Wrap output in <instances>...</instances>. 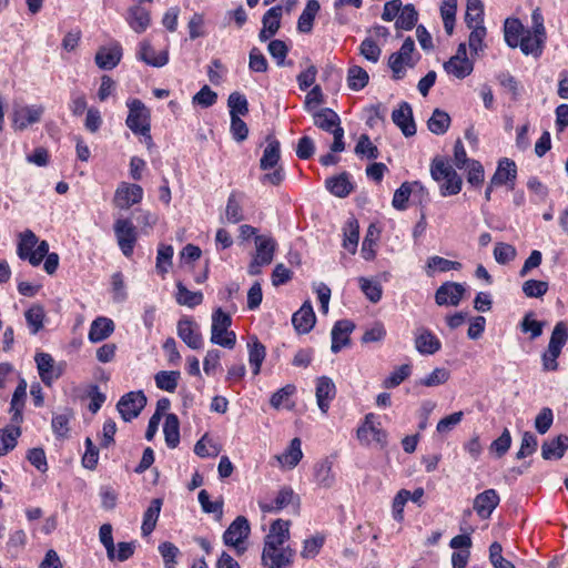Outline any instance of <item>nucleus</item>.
Segmentation results:
<instances>
[{
  "label": "nucleus",
  "mask_w": 568,
  "mask_h": 568,
  "mask_svg": "<svg viewBox=\"0 0 568 568\" xmlns=\"http://www.w3.org/2000/svg\"><path fill=\"white\" fill-rule=\"evenodd\" d=\"M527 30L518 19H506L504 26L505 41L510 48H518L519 39Z\"/></svg>",
  "instance_id": "nucleus-36"
},
{
  "label": "nucleus",
  "mask_w": 568,
  "mask_h": 568,
  "mask_svg": "<svg viewBox=\"0 0 568 568\" xmlns=\"http://www.w3.org/2000/svg\"><path fill=\"white\" fill-rule=\"evenodd\" d=\"M414 50L415 42L408 37L404 40L400 49L389 55L388 67L393 72L394 80L403 79L406 74V67L413 68L415 65V61L413 60Z\"/></svg>",
  "instance_id": "nucleus-4"
},
{
  "label": "nucleus",
  "mask_w": 568,
  "mask_h": 568,
  "mask_svg": "<svg viewBox=\"0 0 568 568\" xmlns=\"http://www.w3.org/2000/svg\"><path fill=\"white\" fill-rule=\"evenodd\" d=\"M465 293L466 287L464 284L457 282H445L436 290L435 302L438 306H458Z\"/></svg>",
  "instance_id": "nucleus-9"
},
{
  "label": "nucleus",
  "mask_w": 568,
  "mask_h": 568,
  "mask_svg": "<svg viewBox=\"0 0 568 568\" xmlns=\"http://www.w3.org/2000/svg\"><path fill=\"white\" fill-rule=\"evenodd\" d=\"M281 159V145L277 140L268 141L264 149L263 155L260 160V168L263 171L273 169L277 165Z\"/></svg>",
  "instance_id": "nucleus-38"
},
{
  "label": "nucleus",
  "mask_w": 568,
  "mask_h": 568,
  "mask_svg": "<svg viewBox=\"0 0 568 568\" xmlns=\"http://www.w3.org/2000/svg\"><path fill=\"white\" fill-rule=\"evenodd\" d=\"M20 435V426H10L0 429V456H4L17 446V440Z\"/></svg>",
  "instance_id": "nucleus-44"
},
{
  "label": "nucleus",
  "mask_w": 568,
  "mask_h": 568,
  "mask_svg": "<svg viewBox=\"0 0 568 568\" xmlns=\"http://www.w3.org/2000/svg\"><path fill=\"white\" fill-rule=\"evenodd\" d=\"M568 449V436L559 435L550 442H545L541 446V456L544 459H560Z\"/></svg>",
  "instance_id": "nucleus-29"
},
{
  "label": "nucleus",
  "mask_w": 568,
  "mask_h": 568,
  "mask_svg": "<svg viewBox=\"0 0 568 568\" xmlns=\"http://www.w3.org/2000/svg\"><path fill=\"white\" fill-rule=\"evenodd\" d=\"M449 114L440 109H435L432 116L427 121L428 130L436 135L446 133L449 129Z\"/></svg>",
  "instance_id": "nucleus-43"
},
{
  "label": "nucleus",
  "mask_w": 568,
  "mask_h": 568,
  "mask_svg": "<svg viewBox=\"0 0 568 568\" xmlns=\"http://www.w3.org/2000/svg\"><path fill=\"white\" fill-rule=\"evenodd\" d=\"M499 500L500 498L495 489H487L475 497L474 510L481 519H487L498 506Z\"/></svg>",
  "instance_id": "nucleus-17"
},
{
  "label": "nucleus",
  "mask_w": 568,
  "mask_h": 568,
  "mask_svg": "<svg viewBox=\"0 0 568 568\" xmlns=\"http://www.w3.org/2000/svg\"><path fill=\"white\" fill-rule=\"evenodd\" d=\"M242 197L243 194L235 191L229 195L225 207V217L229 223L236 224L244 219L241 205Z\"/></svg>",
  "instance_id": "nucleus-40"
},
{
  "label": "nucleus",
  "mask_w": 568,
  "mask_h": 568,
  "mask_svg": "<svg viewBox=\"0 0 568 568\" xmlns=\"http://www.w3.org/2000/svg\"><path fill=\"white\" fill-rule=\"evenodd\" d=\"M114 323L111 318L100 316L97 317L90 326L89 341L99 343L106 339L114 332Z\"/></svg>",
  "instance_id": "nucleus-27"
},
{
  "label": "nucleus",
  "mask_w": 568,
  "mask_h": 568,
  "mask_svg": "<svg viewBox=\"0 0 568 568\" xmlns=\"http://www.w3.org/2000/svg\"><path fill=\"white\" fill-rule=\"evenodd\" d=\"M199 503L202 507V510L206 514H214L216 519L220 520L223 516V500H210V495L205 489H202L199 493Z\"/></svg>",
  "instance_id": "nucleus-54"
},
{
  "label": "nucleus",
  "mask_w": 568,
  "mask_h": 568,
  "mask_svg": "<svg viewBox=\"0 0 568 568\" xmlns=\"http://www.w3.org/2000/svg\"><path fill=\"white\" fill-rule=\"evenodd\" d=\"M359 53L366 60L376 63L379 60L382 50L372 38H366L359 45Z\"/></svg>",
  "instance_id": "nucleus-62"
},
{
  "label": "nucleus",
  "mask_w": 568,
  "mask_h": 568,
  "mask_svg": "<svg viewBox=\"0 0 568 568\" xmlns=\"http://www.w3.org/2000/svg\"><path fill=\"white\" fill-rule=\"evenodd\" d=\"M460 268L462 263L457 261H450L437 255L429 257L426 265V271L429 276L433 275L435 271L448 272L450 270L458 271Z\"/></svg>",
  "instance_id": "nucleus-48"
},
{
  "label": "nucleus",
  "mask_w": 568,
  "mask_h": 568,
  "mask_svg": "<svg viewBox=\"0 0 568 568\" xmlns=\"http://www.w3.org/2000/svg\"><path fill=\"white\" fill-rule=\"evenodd\" d=\"M316 323V316L310 301L304 302L301 308L292 316V324L298 334L308 333Z\"/></svg>",
  "instance_id": "nucleus-18"
},
{
  "label": "nucleus",
  "mask_w": 568,
  "mask_h": 568,
  "mask_svg": "<svg viewBox=\"0 0 568 568\" xmlns=\"http://www.w3.org/2000/svg\"><path fill=\"white\" fill-rule=\"evenodd\" d=\"M143 197V189L139 184L122 182L114 194L113 203L119 209H130L140 203Z\"/></svg>",
  "instance_id": "nucleus-11"
},
{
  "label": "nucleus",
  "mask_w": 568,
  "mask_h": 568,
  "mask_svg": "<svg viewBox=\"0 0 568 568\" xmlns=\"http://www.w3.org/2000/svg\"><path fill=\"white\" fill-rule=\"evenodd\" d=\"M537 446V437L530 432H525L521 438L520 448L517 452L516 457L518 459H523L527 456L532 455L536 452Z\"/></svg>",
  "instance_id": "nucleus-63"
},
{
  "label": "nucleus",
  "mask_w": 568,
  "mask_h": 568,
  "mask_svg": "<svg viewBox=\"0 0 568 568\" xmlns=\"http://www.w3.org/2000/svg\"><path fill=\"white\" fill-rule=\"evenodd\" d=\"M146 405V397L142 390L129 392L116 404L118 412L124 422L136 418Z\"/></svg>",
  "instance_id": "nucleus-8"
},
{
  "label": "nucleus",
  "mask_w": 568,
  "mask_h": 568,
  "mask_svg": "<svg viewBox=\"0 0 568 568\" xmlns=\"http://www.w3.org/2000/svg\"><path fill=\"white\" fill-rule=\"evenodd\" d=\"M251 526L246 517L237 516L223 534V541L226 546L234 547L239 554L245 548L242 547L243 541L248 537Z\"/></svg>",
  "instance_id": "nucleus-7"
},
{
  "label": "nucleus",
  "mask_w": 568,
  "mask_h": 568,
  "mask_svg": "<svg viewBox=\"0 0 568 568\" xmlns=\"http://www.w3.org/2000/svg\"><path fill=\"white\" fill-rule=\"evenodd\" d=\"M248 347V362L252 366L253 374L258 375L261 366L266 356L265 346L258 341L256 336H252L247 343Z\"/></svg>",
  "instance_id": "nucleus-30"
},
{
  "label": "nucleus",
  "mask_w": 568,
  "mask_h": 568,
  "mask_svg": "<svg viewBox=\"0 0 568 568\" xmlns=\"http://www.w3.org/2000/svg\"><path fill=\"white\" fill-rule=\"evenodd\" d=\"M568 341V324L564 321L558 322L551 333L548 348L561 353L562 347Z\"/></svg>",
  "instance_id": "nucleus-50"
},
{
  "label": "nucleus",
  "mask_w": 568,
  "mask_h": 568,
  "mask_svg": "<svg viewBox=\"0 0 568 568\" xmlns=\"http://www.w3.org/2000/svg\"><path fill=\"white\" fill-rule=\"evenodd\" d=\"M517 178V166L516 163L508 159L504 158L498 162L497 170L493 178L490 179L493 185H508L510 190L515 186V181Z\"/></svg>",
  "instance_id": "nucleus-15"
},
{
  "label": "nucleus",
  "mask_w": 568,
  "mask_h": 568,
  "mask_svg": "<svg viewBox=\"0 0 568 568\" xmlns=\"http://www.w3.org/2000/svg\"><path fill=\"white\" fill-rule=\"evenodd\" d=\"M295 499L298 503V497L293 489L283 487L272 503H258V506L263 513H277L293 504Z\"/></svg>",
  "instance_id": "nucleus-25"
},
{
  "label": "nucleus",
  "mask_w": 568,
  "mask_h": 568,
  "mask_svg": "<svg viewBox=\"0 0 568 568\" xmlns=\"http://www.w3.org/2000/svg\"><path fill=\"white\" fill-rule=\"evenodd\" d=\"M282 7L275 6L268 9L263 18V28L268 30L271 34H275L281 27Z\"/></svg>",
  "instance_id": "nucleus-55"
},
{
  "label": "nucleus",
  "mask_w": 568,
  "mask_h": 568,
  "mask_svg": "<svg viewBox=\"0 0 568 568\" xmlns=\"http://www.w3.org/2000/svg\"><path fill=\"white\" fill-rule=\"evenodd\" d=\"M369 77L366 70L362 67L353 65L348 69L347 83L354 91H359L368 83Z\"/></svg>",
  "instance_id": "nucleus-53"
},
{
  "label": "nucleus",
  "mask_w": 568,
  "mask_h": 568,
  "mask_svg": "<svg viewBox=\"0 0 568 568\" xmlns=\"http://www.w3.org/2000/svg\"><path fill=\"white\" fill-rule=\"evenodd\" d=\"M320 3L317 0H308L306 3L305 9L301 13L298 21H297V29L300 32L308 33L313 29V22L315 19V16L317 14L320 10Z\"/></svg>",
  "instance_id": "nucleus-37"
},
{
  "label": "nucleus",
  "mask_w": 568,
  "mask_h": 568,
  "mask_svg": "<svg viewBox=\"0 0 568 568\" xmlns=\"http://www.w3.org/2000/svg\"><path fill=\"white\" fill-rule=\"evenodd\" d=\"M313 476L316 485L321 488H332L335 484L333 473V460L329 457L321 459L314 465Z\"/></svg>",
  "instance_id": "nucleus-20"
},
{
  "label": "nucleus",
  "mask_w": 568,
  "mask_h": 568,
  "mask_svg": "<svg viewBox=\"0 0 568 568\" xmlns=\"http://www.w3.org/2000/svg\"><path fill=\"white\" fill-rule=\"evenodd\" d=\"M231 325L230 314L220 307L216 308L212 314L211 343L225 348H233L236 343V335L233 331H229Z\"/></svg>",
  "instance_id": "nucleus-2"
},
{
  "label": "nucleus",
  "mask_w": 568,
  "mask_h": 568,
  "mask_svg": "<svg viewBox=\"0 0 568 568\" xmlns=\"http://www.w3.org/2000/svg\"><path fill=\"white\" fill-rule=\"evenodd\" d=\"M548 283L538 280H528L523 284V292L527 297L539 298L548 291Z\"/></svg>",
  "instance_id": "nucleus-61"
},
{
  "label": "nucleus",
  "mask_w": 568,
  "mask_h": 568,
  "mask_svg": "<svg viewBox=\"0 0 568 568\" xmlns=\"http://www.w3.org/2000/svg\"><path fill=\"white\" fill-rule=\"evenodd\" d=\"M30 333L36 335L43 328L45 312L42 305L34 304L24 312Z\"/></svg>",
  "instance_id": "nucleus-42"
},
{
  "label": "nucleus",
  "mask_w": 568,
  "mask_h": 568,
  "mask_svg": "<svg viewBox=\"0 0 568 568\" xmlns=\"http://www.w3.org/2000/svg\"><path fill=\"white\" fill-rule=\"evenodd\" d=\"M413 186L418 187L420 192L425 191V187L419 182L413 184L404 182L394 193L392 204L396 210L403 211L407 207V202L413 192Z\"/></svg>",
  "instance_id": "nucleus-41"
},
{
  "label": "nucleus",
  "mask_w": 568,
  "mask_h": 568,
  "mask_svg": "<svg viewBox=\"0 0 568 568\" xmlns=\"http://www.w3.org/2000/svg\"><path fill=\"white\" fill-rule=\"evenodd\" d=\"M418 13L413 4L404 6L396 19L395 27L400 30H410L415 27Z\"/></svg>",
  "instance_id": "nucleus-52"
},
{
  "label": "nucleus",
  "mask_w": 568,
  "mask_h": 568,
  "mask_svg": "<svg viewBox=\"0 0 568 568\" xmlns=\"http://www.w3.org/2000/svg\"><path fill=\"white\" fill-rule=\"evenodd\" d=\"M126 21L136 33H142L151 23L150 12L140 4L132 6L128 10Z\"/></svg>",
  "instance_id": "nucleus-26"
},
{
  "label": "nucleus",
  "mask_w": 568,
  "mask_h": 568,
  "mask_svg": "<svg viewBox=\"0 0 568 568\" xmlns=\"http://www.w3.org/2000/svg\"><path fill=\"white\" fill-rule=\"evenodd\" d=\"M179 371H160L155 374L154 381L158 388L173 393L180 379Z\"/></svg>",
  "instance_id": "nucleus-47"
},
{
  "label": "nucleus",
  "mask_w": 568,
  "mask_h": 568,
  "mask_svg": "<svg viewBox=\"0 0 568 568\" xmlns=\"http://www.w3.org/2000/svg\"><path fill=\"white\" fill-rule=\"evenodd\" d=\"M447 73L453 74L457 79H464L473 72V62L470 60H460L459 58H450L444 63Z\"/></svg>",
  "instance_id": "nucleus-45"
},
{
  "label": "nucleus",
  "mask_w": 568,
  "mask_h": 568,
  "mask_svg": "<svg viewBox=\"0 0 568 568\" xmlns=\"http://www.w3.org/2000/svg\"><path fill=\"white\" fill-rule=\"evenodd\" d=\"M415 347L422 355H433L442 347L440 341L427 328H419L415 336Z\"/></svg>",
  "instance_id": "nucleus-22"
},
{
  "label": "nucleus",
  "mask_w": 568,
  "mask_h": 568,
  "mask_svg": "<svg viewBox=\"0 0 568 568\" xmlns=\"http://www.w3.org/2000/svg\"><path fill=\"white\" fill-rule=\"evenodd\" d=\"M38 242V236L31 230H26L20 233L17 246L18 256L21 260H27L30 263V255L33 254Z\"/></svg>",
  "instance_id": "nucleus-33"
},
{
  "label": "nucleus",
  "mask_w": 568,
  "mask_h": 568,
  "mask_svg": "<svg viewBox=\"0 0 568 568\" xmlns=\"http://www.w3.org/2000/svg\"><path fill=\"white\" fill-rule=\"evenodd\" d=\"M34 361L39 376L47 386H50L54 379H58L62 375L61 366L55 364L50 354L37 353Z\"/></svg>",
  "instance_id": "nucleus-13"
},
{
  "label": "nucleus",
  "mask_w": 568,
  "mask_h": 568,
  "mask_svg": "<svg viewBox=\"0 0 568 568\" xmlns=\"http://www.w3.org/2000/svg\"><path fill=\"white\" fill-rule=\"evenodd\" d=\"M392 120L400 129L405 136H413L416 134V124L409 103L402 102L398 109H395L392 112Z\"/></svg>",
  "instance_id": "nucleus-14"
},
{
  "label": "nucleus",
  "mask_w": 568,
  "mask_h": 568,
  "mask_svg": "<svg viewBox=\"0 0 568 568\" xmlns=\"http://www.w3.org/2000/svg\"><path fill=\"white\" fill-rule=\"evenodd\" d=\"M315 396L318 408L323 414H326L329 409L331 402L336 396V386L332 378L321 376L316 379Z\"/></svg>",
  "instance_id": "nucleus-16"
},
{
  "label": "nucleus",
  "mask_w": 568,
  "mask_h": 568,
  "mask_svg": "<svg viewBox=\"0 0 568 568\" xmlns=\"http://www.w3.org/2000/svg\"><path fill=\"white\" fill-rule=\"evenodd\" d=\"M121 58L122 49L120 44H114L110 48H100L95 53L94 61L100 69L112 70L120 63Z\"/></svg>",
  "instance_id": "nucleus-23"
},
{
  "label": "nucleus",
  "mask_w": 568,
  "mask_h": 568,
  "mask_svg": "<svg viewBox=\"0 0 568 568\" xmlns=\"http://www.w3.org/2000/svg\"><path fill=\"white\" fill-rule=\"evenodd\" d=\"M163 500L161 498H154L151 500L150 506L143 515V523L141 526L142 535H150L158 523Z\"/></svg>",
  "instance_id": "nucleus-32"
},
{
  "label": "nucleus",
  "mask_w": 568,
  "mask_h": 568,
  "mask_svg": "<svg viewBox=\"0 0 568 568\" xmlns=\"http://www.w3.org/2000/svg\"><path fill=\"white\" fill-rule=\"evenodd\" d=\"M227 105L230 108L231 118L246 115L248 112L247 100L239 92H233L229 95Z\"/></svg>",
  "instance_id": "nucleus-56"
},
{
  "label": "nucleus",
  "mask_w": 568,
  "mask_h": 568,
  "mask_svg": "<svg viewBox=\"0 0 568 568\" xmlns=\"http://www.w3.org/2000/svg\"><path fill=\"white\" fill-rule=\"evenodd\" d=\"M174 250L172 245L161 244L158 248L156 256V270L161 275L168 273L169 268L172 266V257Z\"/></svg>",
  "instance_id": "nucleus-57"
},
{
  "label": "nucleus",
  "mask_w": 568,
  "mask_h": 568,
  "mask_svg": "<svg viewBox=\"0 0 568 568\" xmlns=\"http://www.w3.org/2000/svg\"><path fill=\"white\" fill-rule=\"evenodd\" d=\"M465 21L468 28L484 23V6L481 0H467Z\"/></svg>",
  "instance_id": "nucleus-51"
},
{
  "label": "nucleus",
  "mask_w": 568,
  "mask_h": 568,
  "mask_svg": "<svg viewBox=\"0 0 568 568\" xmlns=\"http://www.w3.org/2000/svg\"><path fill=\"white\" fill-rule=\"evenodd\" d=\"M163 433L166 445L170 448H175L180 443V422L175 414L166 415Z\"/></svg>",
  "instance_id": "nucleus-39"
},
{
  "label": "nucleus",
  "mask_w": 568,
  "mask_h": 568,
  "mask_svg": "<svg viewBox=\"0 0 568 568\" xmlns=\"http://www.w3.org/2000/svg\"><path fill=\"white\" fill-rule=\"evenodd\" d=\"M359 240V226L355 219H349L344 227L343 247L355 254Z\"/></svg>",
  "instance_id": "nucleus-46"
},
{
  "label": "nucleus",
  "mask_w": 568,
  "mask_h": 568,
  "mask_svg": "<svg viewBox=\"0 0 568 568\" xmlns=\"http://www.w3.org/2000/svg\"><path fill=\"white\" fill-rule=\"evenodd\" d=\"M129 114L125 120L128 128L135 134L148 135L151 131L150 111L139 99H132L126 102Z\"/></svg>",
  "instance_id": "nucleus-3"
},
{
  "label": "nucleus",
  "mask_w": 568,
  "mask_h": 568,
  "mask_svg": "<svg viewBox=\"0 0 568 568\" xmlns=\"http://www.w3.org/2000/svg\"><path fill=\"white\" fill-rule=\"evenodd\" d=\"M376 417L373 413L365 415L362 425L357 428V439L363 445H371L375 442L383 449L387 446V432L381 427V423L375 422Z\"/></svg>",
  "instance_id": "nucleus-5"
},
{
  "label": "nucleus",
  "mask_w": 568,
  "mask_h": 568,
  "mask_svg": "<svg viewBox=\"0 0 568 568\" xmlns=\"http://www.w3.org/2000/svg\"><path fill=\"white\" fill-rule=\"evenodd\" d=\"M314 124L326 131L333 133L334 129L342 128L338 114L329 108H323L313 114Z\"/></svg>",
  "instance_id": "nucleus-28"
},
{
  "label": "nucleus",
  "mask_w": 568,
  "mask_h": 568,
  "mask_svg": "<svg viewBox=\"0 0 568 568\" xmlns=\"http://www.w3.org/2000/svg\"><path fill=\"white\" fill-rule=\"evenodd\" d=\"M354 151L357 155L366 156L369 160H375L379 156L378 149L371 142L367 134L359 136Z\"/></svg>",
  "instance_id": "nucleus-59"
},
{
  "label": "nucleus",
  "mask_w": 568,
  "mask_h": 568,
  "mask_svg": "<svg viewBox=\"0 0 568 568\" xmlns=\"http://www.w3.org/2000/svg\"><path fill=\"white\" fill-rule=\"evenodd\" d=\"M355 324L348 320L337 321L332 328V345L333 353H338L343 346L349 343V334L354 331Z\"/></svg>",
  "instance_id": "nucleus-19"
},
{
  "label": "nucleus",
  "mask_w": 568,
  "mask_h": 568,
  "mask_svg": "<svg viewBox=\"0 0 568 568\" xmlns=\"http://www.w3.org/2000/svg\"><path fill=\"white\" fill-rule=\"evenodd\" d=\"M159 552L161 554L164 567L174 568L176 564V557L180 554L179 548L170 541H164L159 546Z\"/></svg>",
  "instance_id": "nucleus-64"
},
{
  "label": "nucleus",
  "mask_w": 568,
  "mask_h": 568,
  "mask_svg": "<svg viewBox=\"0 0 568 568\" xmlns=\"http://www.w3.org/2000/svg\"><path fill=\"white\" fill-rule=\"evenodd\" d=\"M326 187L332 194L338 197H345L353 191V184L351 183L346 172L327 179Z\"/></svg>",
  "instance_id": "nucleus-35"
},
{
  "label": "nucleus",
  "mask_w": 568,
  "mask_h": 568,
  "mask_svg": "<svg viewBox=\"0 0 568 568\" xmlns=\"http://www.w3.org/2000/svg\"><path fill=\"white\" fill-rule=\"evenodd\" d=\"M290 520L276 519L264 537L261 564L266 568H290L294 562L295 550L285 545L290 539Z\"/></svg>",
  "instance_id": "nucleus-1"
},
{
  "label": "nucleus",
  "mask_w": 568,
  "mask_h": 568,
  "mask_svg": "<svg viewBox=\"0 0 568 568\" xmlns=\"http://www.w3.org/2000/svg\"><path fill=\"white\" fill-rule=\"evenodd\" d=\"M113 229L120 250L130 257L138 240L136 227L129 219H118Z\"/></svg>",
  "instance_id": "nucleus-6"
},
{
  "label": "nucleus",
  "mask_w": 568,
  "mask_h": 568,
  "mask_svg": "<svg viewBox=\"0 0 568 568\" xmlns=\"http://www.w3.org/2000/svg\"><path fill=\"white\" fill-rule=\"evenodd\" d=\"M359 286L365 296L372 302L377 303L382 298V285L376 281H371L366 277L358 278Z\"/></svg>",
  "instance_id": "nucleus-58"
},
{
  "label": "nucleus",
  "mask_w": 568,
  "mask_h": 568,
  "mask_svg": "<svg viewBox=\"0 0 568 568\" xmlns=\"http://www.w3.org/2000/svg\"><path fill=\"white\" fill-rule=\"evenodd\" d=\"M516 255L517 251L513 245L504 242L496 243L494 248V257L498 264H507L515 260Z\"/></svg>",
  "instance_id": "nucleus-60"
},
{
  "label": "nucleus",
  "mask_w": 568,
  "mask_h": 568,
  "mask_svg": "<svg viewBox=\"0 0 568 568\" xmlns=\"http://www.w3.org/2000/svg\"><path fill=\"white\" fill-rule=\"evenodd\" d=\"M176 302L180 305L187 307H195L203 301V294L201 292H192L187 290L181 282L176 284Z\"/></svg>",
  "instance_id": "nucleus-49"
},
{
  "label": "nucleus",
  "mask_w": 568,
  "mask_h": 568,
  "mask_svg": "<svg viewBox=\"0 0 568 568\" xmlns=\"http://www.w3.org/2000/svg\"><path fill=\"white\" fill-rule=\"evenodd\" d=\"M301 445L302 443L300 438H293L286 450L276 457L277 460L290 469L296 467L303 457Z\"/></svg>",
  "instance_id": "nucleus-34"
},
{
  "label": "nucleus",
  "mask_w": 568,
  "mask_h": 568,
  "mask_svg": "<svg viewBox=\"0 0 568 568\" xmlns=\"http://www.w3.org/2000/svg\"><path fill=\"white\" fill-rule=\"evenodd\" d=\"M44 112L42 105H20L16 106L12 114L13 128L23 131L29 125L40 122Z\"/></svg>",
  "instance_id": "nucleus-10"
},
{
  "label": "nucleus",
  "mask_w": 568,
  "mask_h": 568,
  "mask_svg": "<svg viewBox=\"0 0 568 568\" xmlns=\"http://www.w3.org/2000/svg\"><path fill=\"white\" fill-rule=\"evenodd\" d=\"M179 337L192 349H200L203 346V337L199 325L191 317H182L176 326Z\"/></svg>",
  "instance_id": "nucleus-12"
},
{
  "label": "nucleus",
  "mask_w": 568,
  "mask_h": 568,
  "mask_svg": "<svg viewBox=\"0 0 568 568\" xmlns=\"http://www.w3.org/2000/svg\"><path fill=\"white\" fill-rule=\"evenodd\" d=\"M546 36H540L527 30L525 34L519 39L518 44L520 51L525 55H532L539 58L542 54L544 45L546 42Z\"/></svg>",
  "instance_id": "nucleus-21"
},
{
  "label": "nucleus",
  "mask_w": 568,
  "mask_h": 568,
  "mask_svg": "<svg viewBox=\"0 0 568 568\" xmlns=\"http://www.w3.org/2000/svg\"><path fill=\"white\" fill-rule=\"evenodd\" d=\"M255 245L256 253L254 257L258 258L262 263L271 264L276 248L274 239L265 235H256Z\"/></svg>",
  "instance_id": "nucleus-31"
},
{
  "label": "nucleus",
  "mask_w": 568,
  "mask_h": 568,
  "mask_svg": "<svg viewBox=\"0 0 568 568\" xmlns=\"http://www.w3.org/2000/svg\"><path fill=\"white\" fill-rule=\"evenodd\" d=\"M138 57L146 64L155 68H161L169 61L168 50H162L158 53L149 41L141 42Z\"/></svg>",
  "instance_id": "nucleus-24"
}]
</instances>
